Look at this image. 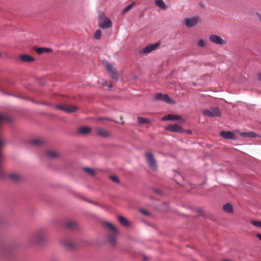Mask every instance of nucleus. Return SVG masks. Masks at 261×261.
<instances>
[{
    "mask_svg": "<svg viewBox=\"0 0 261 261\" xmlns=\"http://www.w3.org/2000/svg\"><path fill=\"white\" fill-rule=\"evenodd\" d=\"M203 115L211 117H220L221 113L219 109L216 107H212L211 109H205L202 111Z\"/></svg>",
    "mask_w": 261,
    "mask_h": 261,
    "instance_id": "obj_3",
    "label": "nucleus"
},
{
    "mask_svg": "<svg viewBox=\"0 0 261 261\" xmlns=\"http://www.w3.org/2000/svg\"><path fill=\"white\" fill-rule=\"evenodd\" d=\"M199 20V17L197 16L191 18H187L185 19V23L188 27L191 28L197 25Z\"/></svg>",
    "mask_w": 261,
    "mask_h": 261,
    "instance_id": "obj_9",
    "label": "nucleus"
},
{
    "mask_svg": "<svg viewBox=\"0 0 261 261\" xmlns=\"http://www.w3.org/2000/svg\"><path fill=\"white\" fill-rule=\"evenodd\" d=\"M110 178L116 183L118 184L120 182L119 179H118V177L116 175H111L110 176Z\"/></svg>",
    "mask_w": 261,
    "mask_h": 261,
    "instance_id": "obj_32",
    "label": "nucleus"
},
{
    "mask_svg": "<svg viewBox=\"0 0 261 261\" xmlns=\"http://www.w3.org/2000/svg\"><path fill=\"white\" fill-rule=\"evenodd\" d=\"M9 177L11 179L16 182L19 181V180L22 179L21 176L19 175L18 173H16L10 174Z\"/></svg>",
    "mask_w": 261,
    "mask_h": 261,
    "instance_id": "obj_20",
    "label": "nucleus"
},
{
    "mask_svg": "<svg viewBox=\"0 0 261 261\" xmlns=\"http://www.w3.org/2000/svg\"><path fill=\"white\" fill-rule=\"evenodd\" d=\"M138 122L139 124H147L150 123V120L141 117H137Z\"/></svg>",
    "mask_w": 261,
    "mask_h": 261,
    "instance_id": "obj_25",
    "label": "nucleus"
},
{
    "mask_svg": "<svg viewBox=\"0 0 261 261\" xmlns=\"http://www.w3.org/2000/svg\"><path fill=\"white\" fill-rule=\"evenodd\" d=\"M143 259L144 260H145V261L147 260V257L146 256H143Z\"/></svg>",
    "mask_w": 261,
    "mask_h": 261,
    "instance_id": "obj_43",
    "label": "nucleus"
},
{
    "mask_svg": "<svg viewBox=\"0 0 261 261\" xmlns=\"http://www.w3.org/2000/svg\"><path fill=\"white\" fill-rule=\"evenodd\" d=\"M10 251L9 250V249H8L7 248H4L2 251V252L5 255H7V254L8 253H9L10 252Z\"/></svg>",
    "mask_w": 261,
    "mask_h": 261,
    "instance_id": "obj_35",
    "label": "nucleus"
},
{
    "mask_svg": "<svg viewBox=\"0 0 261 261\" xmlns=\"http://www.w3.org/2000/svg\"><path fill=\"white\" fill-rule=\"evenodd\" d=\"M165 129L170 132L180 133H183L185 131L181 126L177 124H174L173 125H169L167 126Z\"/></svg>",
    "mask_w": 261,
    "mask_h": 261,
    "instance_id": "obj_11",
    "label": "nucleus"
},
{
    "mask_svg": "<svg viewBox=\"0 0 261 261\" xmlns=\"http://www.w3.org/2000/svg\"><path fill=\"white\" fill-rule=\"evenodd\" d=\"M43 140L41 139L37 138L33 139L31 141V143L32 145L39 146L43 143Z\"/></svg>",
    "mask_w": 261,
    "mask_h": 261,
    "instance_id": "obj_26",
    "label": "nucleus"
},
{
    "mask_svg": "<svg viewBox=\"0 0 261 261\" xmlns=\"http://www.w3.org/2000/svg\"><path fill=\"white\" fill-rule=\"evenodd\" d=\"M97 134L102 137H108L110 136V133L106 130L98 127L96 129Z\"/></svg>",
    "mask_w": 261,
    "mask_h": 261,
    "instance_id": "obj_18",
    "label": "nucleus"
},
{
    "mask_svg": "<svg viewBox=\"0 0 261 261\" xmlns=\"http://www.w3.org/2000/svg\"><path fill=\"white\" fill-rule=\"evenodd\" d=\"M144 155L146 158V162L149 166L153 170H156L158 167L156 163V161L153 157V154L150 152H146L145 153Z\"/></svg>",
    "mask_w": 261,
    "mask_h": 261,
    "instance_id": "obj_4",
    "label": "nucleus"
},
{
    "mask_svg": "<svg viewBox=\"0 0 261 261\" xmlns=\"http://www.w3.org/2000/svg\"><path fill=\"white\" fill-rule=\"evenodd\" d=\"M154 193L158 194H161L162 191L160 190L159 189H154L153 190Z\"/></svg>",
    "mask_w": 261,
    "mask_h": 261,
    "instance_id": "obj_38",
    "label": "nucleus"
},
{
    "mask_svg": "<svg viewBox=\"0 0 261 261\" xmlns=\"http://www.w3.org/2000/svg\"><path fill=\"white\" fill-rule=\"evenodd\" d=\"M98 25L101 29H109L112 27V22L103 13H100L98 18Z\"/></svg>",
    "mask_w": 261,
    "mask_h": 261,
    "instance_id": "obj_2",
    "label": "nucleus"
},
{
    "mask_svg": "<svg viewBox=\"0 0 261 261\" xmlns=\"http://www.w3.org/2000/svg\"><path fill=\"white\" fill-rule=\"evenodd\" d=\"M35 50L38 54H42L43 53H50L52 50L48 48L43 47H37L35 48Z\"/></svg>",
    "mask_w": 261,
    "mask_h": 261,
    "instance_id": "obj_22",
    "label": "nucleus"
},
{
    "mask_svg": "<svg viewBox=\"0 0 261 261\" xmlns=\"http://www.w3.org/2000/svg\"><path fill=\"white\" fill-rule=\"evenodd\" d=\"M101 32L100 30H96L94 34V37L95 39L98 40L101 38Z\"/></svg>",
    "mask_w": 261,
    "mask_h": 261,
    "instance_id": "obj_30",
    "label": "nucleus"
},
{
    "mask_svg": "<svg viewBox=\"0 0 261 261\" xmlns=\"http://www.w3.org/2000/svg\"><path fill=\"white\" fill-rule=\"evenodd\" d=\"M206 44V43L203 40V39H200L199 41H198V45L200 46V47H204Z\"/></svg>",
    "mask_w": 261,
    "mask_h": 261,
    "instance_id": "obj_34",
    "label": "nucleus"
},
{
    "mask_svg": "<svg viewBox=\"0 0 261 261\" xmlns=\"http://www.w3.org/2000/svg\"><path fill=\"white\" fill-rule=\"evenodd\" d=\"M5 93V94L9 95L8 93H6V92H5V93Z\"/></svg>",
    "mask_w": 261,
    "mask_h": 261,
    "instance_id": "obj_50",
    "label": "nucleus"
},
{
    "mask_svg": "<svg viewBox=\"0 0 261 261\" xmlns=\"http://www.w3.org/2000/svg\"><path fill=\"white\" fill-rule=\"evenodd\" d=\"M20 59L24 62L31 63L35 61V58L29 55H21L19 56Z\"/></svg>",
    "mask_w": 261,
    "mask_h": 261,
    "instance_id": "obj_17",
    "label": "nucleus"
},
{
    "mask_svg": "<svg viewBox=\"0 0 261 261\" xmlns=\"http://www.w3.org/2000/svg\"><path fill=\"white\" fill-rule=\"evenodd\" d=\"M100 120H107L111 121H114L112 119L108 118H106V117L101 118H100Z\"/></svg>",
    "mask_w": 261,
    "mask_h": 261,
    "instance_id": "obj_39",
    "label": "nucleus"
},
{
    "mask_svg": "<svg viewBox=\"0 0 261 261\" xmlns=\"http://www.w3.org/2000/svg\"><path fill=\"white\" fill-rule=\"evenodd\" d=\"M162 121L178 120L180 122H184V119L179 115L168 114L162 118Z\"/></svg>",
    "mask_w": 261,
    "mask_h": 261,
    "instance_id": "obj_10",
    "label": "nucleus"
},
{
    "mask_svg": "<svg viewBox=\"0 0 261 261\" xmlns=\"http://www.w3.org/2000/svg\"><path fill=\"white\" fill-rule=\"evenodd\" d=\"M135 3L134 2V3H132L131 4L129 5L128 6H127L123 10V13L124 14V13L128 12L129 11H130L133 8V7L135 6Z\"/></svg>",
    "mask_w": 261,
    "mask_h": 261,
    "instance_id": "obj_28",
    "label": "nucleus"
},
{
    "mask_svg": "<svg viewBox=\"0 0 261 261\" xmlns=\"http://www.w3.org/2000/svg\"><path fill=\"white\" fill-rule=\"evenodd\" d=\"M84 170L91 175H94L95 174V171L92 168L85 167Z\"/></svg>",
    "mask_w": 261,
    "mask_h": 261,
    "instance_id": "obj_29",
    "label": "nucleus"
},
{
    "mask_svg": "<svg viewBox=\"0 0 261 261\" xmlns=\"http://www.w3.org/2000/svg\"><path fill=\"white\" fill-rule=\"evenodd\" d=\"M257 80L258 81H261V73H257Z\"/></svg>",
    "mask_w": 261,
    "mask_h": 261,
    "instance_id": "obj_40",
    "label": "nucleus"
},
{
    "mask_svg": "<svg viewBox=\"0 0 261 261\" xmlns=\"http://www.w3.org/2000/svg\"><path fill=\"white\" fill-rule=\"evenodd\" d=\"M220 135L221 137L226 139H231L233 140L236 139L235 135L231 132L223 130L220 133Z\"/></svg>",
    "mask_w": 261,
    "mask_h": 261,
    "instance_id": "obj_15",
    "label": "nucleus"
},
{
    "mask_svg": "<svg viewBox=\"0 0 261 261\" xmlns=\"http://www.w3.org/2000/svg\"><path fill=\"white\" fill-rule=\"evenodd\" d=\"M2 223V222H1V221H0V223Z\"/></svg>",
    "mask_w": 261,
    "mask_h": 261,
    "instance_id": "obj_51",
    "label": "nucleus"
},
{
    "mask_svg": "<svg viewBox=\"0 0 261 261\" xmlns=\"http://www.w3.org/2000/svg\"><path fill=\"white\" fill-rule=\"evenodd\" d=\"M91 203H93V204H94L97 205H98V203H94V202H91Z\"/></svg>",
    "mask_w": 261,
    "mask_h": 261,
    "instance_id": "obj_47",
    "label": "nucleus"
},
{
    "mask_svg": "<svg viewBox=\"0 0 261 261\" xmlns=\"http://www.w3.org/2000/svg\"><path fill=\"white\" fill-rule=\"evenodd\" d=\"M153 100H161L165 101L167 103L170 104L175 103V100L170 98L168 95L163 94L161 93H156L155 95Z\"/></svg>",
    "mask_w": 261,
    "mask_h": 261,
    "instance_id": "obj_7",
    "label": "nucleus"
},
{
    "mask_svg": "<svg viewBox=\"0 0 261 261\" xmlns=\"http://www.w3.org/2000/svg\"><path fill=\"white\" fill-rule=\"evenodd\" d=\"M108 84H107V82H103V85H104V86H108Z\"/></svg>",
    "mask_w": 261,
    "mask_h": 261,
    "instance_id": "obj_44",
    "label": "nucleus"
},
{
    "mask_svg": "<svg viewBox=\"0 0 261 261\" xmlns=\"http://www.w3.org/2000/svg\"><path fill=\"white\" fill-rule=\"evenodd\" d=\"M250 223L254 226H255L258 227H261V221L257 220H252L251 221Z\"/></svg>",
    "mask_w": 261,
    "mask_h": 261,
    "instance_id": "obj_31",
    "label": "nucleus"
},
{
    "mask_svg": "<svg viewBox=\"0 0 261 261\" xmlns=\"http://www.w3.org/2000/svg\"><path fill=\"white\" fill-rule=\"evenodd\" d=\"M140 212L146 216H148L149 215V213L145 210H141Z\"/></svg>",
    "mask_w": 261,
    "mask_h": 261,
    "instance_id": "obj_36",
    "label": "nucleus"
},
{
    "mask_svg": "<svg viewBox=\"0 0 261 261\" xmlns=\"http://www.w3.org/2000/svg\"><path fill=\"white\" fill-rule=\"evenodd\" d=\"M46 154L51 159L56 158L58 157V154L54 151H49L46 152Z\"/></svg>",
    "mask_w": 261,
    "mask_h": 261,
    "instance_id": "obj_27",
    "label": "nucleus"
},
{
    "mask_svg": "<svg viewBox=\"0 0 261 261\" xmlns=\"http://www.w3.org/2000/svg\"><path fill=\"white\" fill-rule=\"evenodd\" d=\"M118 219L119 222L124 226H128L129 225V223L128 221L125 219L124 217L120 216L118 217Z\"/></svg>",
    "mask_w": 261,
    "mask_h": 261,
    "instance_id": "obj_23",
    "label": "nucleus"
},
{
    "mask_svg": "<svg viewBox=\"0 0 261 261\" xmlns=\"http://www.w3.org/2000/svg\"><path fill=\"white\" fill-rule=\"evenodd\" d=\"M209 39L211 42L217 44L223 45L226 43V42L223 40L220 36L216 35H211Z\"/></svg>",
    "mask_w": 261,
    "mask_h": 261,
    "instance_id": "obj_12",
    "label": "nucleus"
},
{
    "mask_svg": "<svg viewBox=\"0 0 261 261\" xmlns=\"http://www.w3.org/2000/svg\"><path fill=\"white\" fill-rule=\"evenodd\" d=\"M186 132L188 134L191 135L192 134V132L191 130H187Z\"/></svg>",
    "mask_w": 261,
    "mask_h": 261,
    "instance_id": "obj_42",
    "label": "nucleus"
},
{
    "mask_svg": "<svg viewBox=\"0 0 261 261\" xmlns=\"http://www.w3.org/2000/svg\"><path fill=\"white\" fill-rule=\"evenodd\" d=\"M91 131V128L88 126L80 127L79 130V133L83 135H87L90 133Z\"/></svg>",
    "mask_w": 261,
    "mask_h": 261,
    "instance_id": "obj_19",
    "label": "nucleus"
},
{
    "mask_svg": "<svg viewBox=\"0 0 261 261\" xmlns=\"http://www.w3.org/2000/svg\"><path fill=\"white\" fill-rule=\"evenodd\" d=\"M258 135L253 132H248V138H256Z\"/></svg>",
    "mask_w": 261,
    "mask_h": 261,
    "instance_id": "obj_33",
    "label": "nucleus"
},
{
    "mask_svg": "<svg viewBox=\"0 0 261 261\" xmlns=\"http://www.w3.org/2000/svg\"><path fill=\"white\" fill-rule=\"evenodd\" d=\"M62 243L64 247L68 250H73L75 247V245L73 243L71 240L69 239H64Z\"/></svg>",
    "mask_w": 261,
    "mask_h": 261,
    "instance_id": "obj_14",
    "label": "nucleus"
},
{
    "mask_svg": "<svg viewBox=\"0 0 261 261\" xmlns=\"http://www.w3.org/2000/svg\"><path fill=\"white\" fill-rule=\"evenodd\" d=\"M159 44H160L159 43H156L154 44H149V45H147V46H146L145 47H144L142 50L141 53H143V54H149L152 51H153L155 49H156L159 46Z\"/></svg>",
    "mask_w": 261,
    "mask_h": 261,
    "instance_id": "obj_13",
    "label": "nucleus"
},
{
    "mask_svg": "<svg viewBox=\"0 0 261 261\" xmlns=\"http://www.w3.org/2000/svg\"><path fill=\"white\" fill-rule=\"evenodd\" d=\"M256 237L261 241V234L260 233H257L256 234Z\"/></svg>",
    "mask_w": 261,
    "mask_h": 261,
    "instance_id": "obj_41",
    "label": "nucleus"
},
{
    "mask_svg": "<svg viewBox=\"0 0 261 261\" xmlns=\"http://www.w3.org/2000/svg\"><path fill=\"white\" fill-rule=\"evenodd\" d=\"M91 203H93V204H94L97 205H98V203H94V202H91Z\"/></svg>",
    "mask_w": 261,
    "mask_h": 261,
    "instance_id": "obj_48",
    "label": "nucleus"
},
{
    "mask_svg": "<svg viewBox=\"0 0 261 261\" xmlns=\"http://www.w3.org/2000/svg\"><path fill=\"white\" fill-rule=\"evenodd\" d=\"M56 108L60 110L68 113L74 112L76 111L78 109L76 106H70L62 105H57L56 106Z\"/></svg>",
    "mask_w": 261,
    "mask_h": 261,
    "instance_id": "obj_8",
    "label": "nucleus"
},
{
    "mask_svg": "<svg viewBox=\"0 0 261 261\" xmlns=\"http://www.w3.org/2000/svg\"><path fill=\"white\" fill-rule=\"evenodd\" d=\"M66 227L70 230H76L79 228L78 224L74 221H69L66 223Z\"/></svg>",
    "mask_w": 261,
    "mask_h": 261,
    "instance_id": "obj_16",
    "label": "nucleus"
},
{
    "mask_svg": "<svg viewBox=\"0 0 261 261\" xmlns=\"http://www.w3.org/2000/svg\"><path fill=\"white\" fill-rule=\"evenodd\" d=\"M240 135L242 137H244V138H248V132H247V133H245V132L241 133Z\"/></svg>",
    "mask_w": 261,
    "mask_h": 261,
    "instance_id": "obj_37",
    "label": "nucleus"
},
{
    "mask_svg": "<svg viewBox=\"0 0 261 261\" xmlns=\"http://www.w3.org/2000/svg\"><path fill=\"white\" fill-rule=\"evenodd\" d=\"M223 210L228 213H232L233 212V207L230 203L225 204L223 206Z\"/></svg>",
    "mask_w": 261,
    "mask_h": 261,
    "instance_id": "obj_21",
    "label": "nucleus"
},
{
    "mask_svg": "<svg viewBox=\"0 0 261 261\" xmlns=\"http://www.w3.org/2000/svg\"><path fill=\"white\" fill-rule=\"evenodd\" d=\"M155 4L158 7L163 10H164L166 8L165 4L162 0H155Z\"/></svg>",
    "mask_w": 261,
    "mask_h": 261,
    "instance_id": "obj_24",
    "label": "nucleus"
},
{
    "mask_svg": "<svg viewBox=\"0 0 261 261\" xmlns=\"http://www.w3.org/2000/svg\"><path fill=\"white\" fill-rule=\"evenodd\" d=\"M108 86L110 88H112V84H108Z\"/></svg>",
    "mask_w": 261,
    "mask_h": 261,
    "instance_id": "obj_45",
    "label": "nucleus"
},
{
    "mask_svg": "<svg viewBox=\"0 0 261 261\" xmlns=\"http://www.w3.org/2000/svg\"><path fill=\"white\" fill-rule=\"evenodd\" d=\"M105 68L107 71L111 75L112 79L116 82L118 81V76L116 69L113 66V65L109 63H107L105 65Z\"/></svg>",
    "mask_w": 261,
    "mask_h": 261,
    "instance_id": "obj_6",
    "label": "nucleus"
},
{
    "mask_svg": "<svg viewBox=\"0 0 261 261\" xmlns=\"http://www.w3.org/2000/svg\"><path fill=\"white\" fill-rule=\"evenodd\" d=\"M258 18H259V19L260 21H261V16H258Z\"/></svg>",
    "mask_w": 261,
    "mask_h": 261,
    "instance_id": "obj_49",
    "label": "nucleus"
},
{
    "mask_svg": "<svg viewBox=\"0 0 261 261\" xmlns=\"http://www.w3.org/2000/svg\"><path fill=\"white\" fill-rule=\"evenodd\" d=\"M105 224L106 226L109 227L113 232V234L109 235V241L113 245H115L116 243V234H117V230L116 228L111 223L106 222Z\"/></svg>",
    "mask_w": 261,
    "mask_h": 261,
    "instance_id": "obj_5",
    "label": "nucleus"
},
{
    "mask_svg": "<svg viewBox=\"0 0 261 261\" xmlns=\"http://www.w3.org/2000/svg\"><path fill=\"white\" fill-rule=\"evenodd\" d=\"M32 243L39 245H44L47 242V236L45 230L44 228L38 229L31 238Z\"/></svg>",
    "mask_w": 261,
    "mask_h": 261,
    "instance_id": "obj_1",
    "label": "nucleus"
},
{
    "mask_svg": "<svg viewBox=\"0 0 261 261\" xmlns=\"http://www.w3.org/2000/svg\"><path fill=\"white\" fill-rule=\"evenodd\" d=\"M178 173V174L179 176H180V177L181 178H183V177H182V175H181L180 173Z\"/></svg>",
    "mask_w": 261,
    "mask_h": 261,
    "instance_id": "obj_46",
    "label": "nucleus"
}]
</instances>
